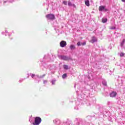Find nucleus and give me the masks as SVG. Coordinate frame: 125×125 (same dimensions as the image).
<instances>
[{"label": "nucleus", "instance_id": "9", "mask_svg": "<svg viewBox=\"0 0 125 125\" xmlns=\"http://www.w3.org/2000/svg\"><path fill=\"white\" fill-rule=\"evenodd\" d=\"M70 48L71 50H74L76 49V45H70Z\"/></svg>", "mask_w": 125, "mask_h": 125}, {"label": "nucleus", "instance_id": "21", "mask_svg": "<svg viewBox=\"0 0 125 125\" xmlns=\"http://www.w3.org/2000/svg\"><path fill=\"white\" fill-rule=\"evenodd\" d=\"M123 45H124V43H123V42H122V43H121V46H123Z\"/></svg>", "mask_w": 125, "mask_h": 125}, {"label": "nucleus", "instance_id": "16", "mask_svg": "<svg viewBox=\"0 0 125 125\" xmlns=\"http://www.w3.org/2000/svg\"><path fill=\"white\" fill-rule=\"evenodd\" d=\"M120 56H121V57H123V56H125V53H121L120 54Z\"/></svg>", "mask_w": 125, "mask_h": 125}, {"label": "nucleus", "instance_id": "2", "mask_svg": "<svg viewBox=\"0 0 125 125\" xmlns=\"http://www.w3.org/2000/svg\"><path fill=\"white\" fill-rule=\"evenodd\" d=\"M46 18L50 20H53V19H55V16L52 14H49L46 15Z\"/></svg>", "mask_w": 125, "mask_h": 125}, {"label": "nucleus", "instance_id": "13", "mask_svg": "<svg viewBox=\"0 0 125 125\" xmlns=\"http://www.w3.org/2000/svg\"><path fill=\"white\" fill-rule=\"evenodd\" d=\"M62 3H63V4H64V5H67L68 2H67V1H66V0H63V1H62Z\"/></svg>", "mask_w": 125, "mask_h": 125}, {"label": "nucleus", "instance_id": "11", "mask_svg": "<svg viewBox=\"0 0 125 125\" xmlns=\"http://www.w3.org/2000/svg\"><path fill=\"white\" fill-rule=\"evenodd\" d=\"M102 22L103 23H106V22H107V21H108V19L107 18H103L102 19Z\"/></svg>", "mask_w": 125, "mask_h": 125}, {"label": "nucleus", "instance_id": "14", "mask_svg": "<svg viewBox=\"0 0 125 125\" xmlns=\"http://www.w3.org/2000/svg\"><path fill=\"white\" fill-rule=\"evenodd\" d=\"M62 79H65L67 78V74H64L62 76Z\"/></svg>", "mask_w": 125, "mask_h": 125}, {"label": "nucleus", "instance_id": "12", "mask_svg": "<svg viewBox=\"0 0 125 125\" xmlns=\"http://www.w3.org/2000/svg\"><path fill=\"white\" fill-rule=\"evenodd\" d=\"M63 69L64 70H68V69H69V66H68V65L64 64Z\"/></svg>", "mask_w": 125, "mask_h": 125}, {"label": "nucleus", "instance_id": "4", "mask_svg": "<svg viewBox=\"0 0 125 125\" xmlns=\"http://www.w3.org/2000/svg\"><path fill=\"white\" fill-rule=\"evenodd\" d=\"M60 45L61 47H65L67 45V42L66 41H62L60 42Z\"/></svg>", "mask_w": 125, "mask_h": 125}, {"label": "nucleus", "instance_id": "18", "mask_svg": "<svg viewBox=\"0 0 125 125\" xmlns=\"http://www.w3.org/2000/svg\"><path fill=\"white\" fill-rule=\"evenodd\" d=\"M77 45L78 46H80V45H81V42H77Z\"/></svg>", "mask_w": 125, "mask_h": 125}, {"label": "nucleus", "instance_id": "7", "mask_svg": "<svg viewBox=\"0 0 125 125\" xmlns=\"http://www.w3.org/2000/svg\"><path fill=\"white\" fill-rule=\"evenodd\" d=\"M68 6H73V7L76 8V5L75 4H73L71 1H68Z\"/></svg>", "mask_w": 125, "mask_h": 125}, {"label": "nucleus", "instance_id": "6", "mask_svg": "<svg viewBox=\"0 0 125 125\" xmlns=\"http://www.w3.org/2000/svg\"><path fill=\"white\" fill-rule=\"evenodd\" d=\"M60 57L62 60H64L65 61H68V60H69V58L66 56H61Z\"/></svg>", "mask_w": 125, "mask_h": 125}, {"label": "nucleus", "instance_id": "3", "mask_svg": "<svg viewBox=\"0 0 125 125\" xmlns=\"http://www.w3.org/2000/svg\"><path fill=\"white\" fill-rule=\"evenodd\" d=\"M99 11H104L105 12L108 11V9L105 8V6H100L99 7Z\"/></svg>", "mask_w": 125, "mask_h": 125}, {"label": "nucleus", "instance_id": "20", "mask_svg": "<svg viewBox=\"0 0 125 125\" xmlns=\"http://www.w3.org/2000/svg\"><path fill=\"white\" fill-rule=\"evenodd\" d=\"M35 76H36V75H35V74H32V75H31V77H32V78H34Z\"/></svg>", "mask_w": 125, "mask_h": 125}, {"label": "nucleus", "instance_id": "15", "mask_svg": "<svg viewBox=\"0 0 125 125\" xmlns=\"http://www.w3.org/2000/svg\"><path fill=\"white\" fill-rule=\"evenodd\" d=\"M110 30H115L116 29V27L115 26H112L110 28Z\"/></svg>", "mask_w": 125, "mask_h": 125}, {"label": "nucleus", "instance_id": "23", "mask_svg": "<svg viewBox=\"0 0 125 125\" xmlns=\"http://www.w3.org/2000/svg\"><path fill=\"white\" fill-rule=\"evenodd\" d=\"M122 1H123V2H125V0H122Z\"/></svg>", "mask_w": 125, "mask_h": 125}, {"label": "nucleus", "instance_id": "1", "mask_svg": "<svg viewBox=\"0 0 125 125\" xmlns=\"http://www.w3.org/2000/svg\"><path fill=\"white\" fill-rule=\"evenodd\" d=\"M42 123V118L39 117H37L35 119V123H33L34 125H39Z\"/></svg>", "mask_w": 125, "mask_h": 125}, {"label": "nucleus", "instance_id": "22", "mask_svg": "<svg viewBox=\"0 0 125 125\" xmlns=\"http://www.w3.org/2000/svg\"><path fill=\"white\" fill-rule=\"evenodd\" d=\"M125 42V39H124L122 42L124 43Z\"/></svg>", "mask_w": 125, "mask_h": 125}, {"label": "nucleus", "instance_id": "5", "mask_svg": "<svg viewBox=\"0 0 125 125\" xmlns=\"http://www.w3.org/2000/svg\"><path fill=\"white\" fill-rule=\"evenodd\" d=\"M109 95L110 97L112 98L116 97V96H117V92L115 91H112L111 93H110Z\"/></svg>", "mask_w": 125, "mask_h": 125}, {"label": "nucleus", "instance_id": "10", "mask_svg": "<svg viewBox=\"0 0 125 125\" xmlns=\"http://www.w3.org/2000/svg\"><path fill=\"white\" fill-rule=\"evenodd\" d=\"M85 4L87 6H89V5H90V4H89V0H85Z\"/></svg>", "mask_w": 125, "mask_h": 125}, {"label": "nucleus", "instance_id": "19", "mask_svg": "<svg viewBox=\"0 0 125 125\" xmlns=\"http://www.w3.org/2000/svg\"><path fill=\"white\" fill-rule=\"evenodd\" d=\"M52 84H55V81L53 80L52 81Z\"/></svg>", "mask_w": 125, "mask_h": 125}, {"label": "nucleus", "instance_id": "8", "mask_svg": "<svg viewBox=\"0 0 125 125\" xmlns=\"http://www.w3.org/2000/svg\"><path fill=\"white\" fill-rule=\"evenodd\" d=\"M97 42V39H96L94 37H92V39L90 41V42H92V43H94V42Z\"/></svg>", "mask_w": 125, "mask_h": 125}, {"label": "nucleus", "instance_id": "17", "mask_svg": "<svg viewBox=\"0 0 125 125\" xmlns=\"http://www.w3.org/2000/svg\"><path fill=\"white\" fill-rule=\"evenodd\" d=\"M82 45H85L86 44V42H83V43H81Z\"/></svg>", "mask_w": 125, "mask_h": 125}]
</instances>
